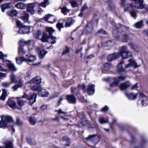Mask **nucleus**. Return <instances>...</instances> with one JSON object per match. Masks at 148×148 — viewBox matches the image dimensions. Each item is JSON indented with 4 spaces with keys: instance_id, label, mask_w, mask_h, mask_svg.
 <instances>
[{
    "instance_id": "obj_1",
    "label": "nucleus",
    "mask_w": 148,
    "mask_h": 148,
    "mask_svg": "<svg viewBox=\"0 0 148 148\" xmlns=\"http://www.w3.org/2000/svg\"><path fill=\"white\" fill-rule=\"evenodd\" d=\"M78 86L80 89H82L84 92H87L89 95H92L95 92V85H89L88 87L86 88L84 85L81 84L78 85Z\"/></svg>"
},
{
    "instance_id": "obj_2",
    "label": "nucleus",
    "mask_w": 148,
    "mask_h": 148,
    "mask_svg": "<svg viewBox=\"0 0 148 148\" xmlns=\"http://www.w3.org/2000/svg\"><path fill=\"white\" fill-rule=\"evenodd\" d=\"M125 79V77L120 76L116 78H112L108 77L107 78H104L103 80L105 82L108 83L114 81L113 83H119L122 81L124 80Z\"/></svg>"
},
{
    "instance_id": "obj_3",
    "label": "nucleus",
    "mask_w": 148,
    "mask_h": 148,
    "mask_svg": "<svg viewBox=\"0 0 148 148\" xmlns=\"http://www.w3.org/2000/svg\"><path fill=\"white\" fill-rule=\"evenodd\" d=\"M116 28L117 29L114 30L113 31V35L115 37H119L118 36L119 35L118 33H116L118 31L119 33H121L125 29H128L129 27H126L121 24L118 23L116 25Z\"/></svg>"
},
{
    "instance_id": "obj_4",
    "label": "nucleus",
    "mask_w": 148,
    "mask_h": 148,
    "mask_svg": "<svg viewBox=\"0 0 148 148\" xmlns=\"http://www.w3.org/2000/svg\"><path fill=\"white\" fill-rule=\"evenodd\" d=\"M93 27L92 21H90L88 22L84 28V33L87 34L90 33L92 31Z\"/></svg>"
},
{
    "instance_id": "obj_5",
    "label": "nucleus",
    "mask_w": 148,
    "mask_h": 148,
    "mask_svg": "<svg viewBox=\"0 0 148 148\" xmlns=\"http://www.w3.org/2000/svg\"><path fill=\"white\" fill-rule=\"evenodd\" d=\"M37 96L36 94L33 93L32 95L30 96L25 94L23 97V98H25L28 99L29 101L30 104L32 105L36 101Z\"/></svg>"
},
{
    "instance_id": "obj_6",
    "label": "nucleus",
    "mask_w": 148,
    "mask_h": 148,
    "mask_svg": "<svg viewBox=\"0 0 148 148\" xmlns=\"http://www.w3.org/2000/svg\"><path fill=\"white\" fill-rule=\"evenodd\" d=\"M48 4L49 3L47 0H45L44 2H42L40 4H39L38 6L37 9L38 14H41L43 12V10L41 8L42 7L45 8Z\"/></svg>"
},
{
    "instance_id": "obj_7",
    "label": "nucleus",
    "mask_w": 148,
    "mask_h": 148,
    "mask_svg": "<svg viewBox=\"0 0 148 148\" xmlns=\"http://www.w3.org/2000/svg\"><path fill=\"white\" fill-rule=\"evenodd\" d=\"M129 5L132 7H134L137 9H142L144 8L143 0L135 2L133 4H130Z\"/></svg>"
},
{
    "instance_id": "obj_8",
    "label": "nucleus",
    "mask_w": 148,
    "mask_h": 148,
    "mask_svg": "<svg viewBox=\"0 0 148 148\" xmlns=\"http://www.w3.org/2000/svg\"><path fill=\"white\" fill-rule=\"evenodd\" d=\"M42 19L51 23H53L55 21L54 17L50 14L46 15Z\"/></svg>"
},
{
    "instance_id": "obj_9",
    "label": "nucleus",
    "mask_w": 148,
    "mask_h": 148,
    "mask_svg": "<svg viewBox=\"0 0 148 148\" xmlns=\"http://www.w3.org/2000/svg\"><path fill=\"white\" fill-rule=\"evenodd\" d=\"M140 97L142 98L143 99L142 101V104L143 106H146L148 103V98L144 93H140Z\"/></svg>"
},
{
    "instance_id": "obj_10",
    "label": "nucleus",
    "mask_w": 148,
    "mask_h": 148,
    "mask_svg": "<svg viewBox=\"0 0 148 148\" xmlns=\"http://www.w3.org/2000/svg\"><path fill=\"white\" fill-rule=\"evenodd\" d=\"M10 78L12 83H21L22 82L21 79L17 78L13 73H11L10 75Z\"/></svg>"
},
{
    "instance_id": "obj_11",
    "label": "nucleus",
    "mask_w": 148,
    "mask_h": 148,
    "mask_svg": "<svg viewBox=\"0 0 148 148\" xmlns=\"http://www.w3.org/2000/svg\"><path fill=\"white\" fill-rule=\"evenodd\" d=\"M119 56V53H114L110 54L107 57V60L108 61L111 62L116 59Z\"/></svg>"
},
{
    "instance_id": "obj_12",
    "label": "nucleus",
    "mask_w": 148,
    "mask_h": 148,
    "mask_svg": "<svg viewBox=\"0 0 148 148\" xmlns=\"http://www.w3.org/2000/svg\"><path fill=\"white\" fill-rule=\"evenodd\" d=\"M30 31L29 27L23 26L21 27L18 31V33L21 34H27Z\"/></svg>"
},
{
    "instance_id": "obj_13",
    "label": "nucleus",
    "mask_w": 148,
    "mask_h": 148,
    "mask_svg": "<svg viewBox=\"0 0 148 148\" xmlns=\"http://www.w3.org/2000/svg\"><path fill=\"white\" fill-rule=\"evenodd\" d=\"M36 50L39 56V57L41 58H43L46 54L47 53V51L42 48H40L37 47L36 48Z\"/></svg>"
},
{
    "instance_id": "obj_14",
    "label": "nucleus",
    "mask_w": 148,
    "mask_h": 148,
    "mask_svg": "<svg viewBox=\"0 0 148 148\" xmlns=\"http://www.w3.org/2000/svg\"><path fill=\"white\" fill-rule=\"evenodd\" d=\"M35 4L33 3L28 4L27 6V10L28 12L31 14H33L35 13L34 8L35 7Z\"/></svg>"
},
{
    "instance_id": "obj_15",
    "label": "nucleus",
    "mask_w": 148,
    "mask_h": 148,
    "mask_svg": "<svg viewBox=\"0 0 148 148\" xmlns=\"http://www.w3.org/2000/svg\"><path fill=\"white\" fill-rule=\"evenodd\" d=\"M86 139L87 140L92 141L95 143H97L98 142V138L96 137V134L90 135Z\"/></svg>"
},
{
    "instance_id": "obj_16",
    "label": "nucleus",
    "mask_w": 148,
    "mask_h": 148,
    "mask_svg": "<svg viewBox=\"0 0 148 148\" xmlns=\"http://www.w3.org/2000/svg\"><path fill=\"white\" fill-rule=\"evenodd\" d=\"M66 97V99L69 103L74 104L76 103V98L74 96L72 95H67Z\"/></svg>"
},
{
    "instance_id": "obj_17",
    "label": "nucleus",
    "mask_w": 148,
    "mask_h": 148,
    "mask_svg": "<svg viewBox=\"0 0 148 148\" xmlns=\"http://www.w3.org/2000/svg\"><path fill=\"white\" fill-rule=\"evenodd\" d=\"M29 15L25 12H23L21 14V16L20 18H22V20H23L25 23L29 22Z\"/></svg>"
},
{
    "instance_id": "obj_18",
    "label": "nucleus",
    "mask_w": 148,
    "mask_h": 148,
    "mask_svg": "<svg viewBox=\"0 0 148 148\" xmlns=\"http://www.w3.org/2000/svg\"><path fill=\"white\" fill-rule=\"evenodd\" d=\"M30 88L32 90L37 91L38 92L42 89V88L40 84H34V85L31 86Z\"/></svg>"
},
{
    "instance_id": "obj_19",
    "label": "nucleus",
    "mask_w": 148,
    "mask_h": 148,
    "mask_svg": "<svg viewBox=\"0 0 148 148\" xmlns=\"http://www.w3.org/2000/svg\"><path fill=\"white\" fill-rule=\"evenodd\" d=\"M129 61L130 63L126 65L125 69L128 68L131 66H134L135 68H137L138 66L137 64L135 61L133 59H130Z\"/></svg>"
},
{
    "instance_id": "obj_20",
    "label": "nucleus",
    "mask_w": 148,
    "mask_h": 148,
    "mask_svg": "<svg viewBox=\"0 0 148 148\" xmlns=\"http://www.w3.org/2000/svg\"><path fill=\"white\" fill-rule=\"evenodd\" d=\"M39 95L42 97H47L49 95V93L45 89H41L38 93Z\"/></svg>"
},
{
    "instance_id": "obj_21",
    "label": "nucleus",
    "mask_w": 148,
    "mask_h": 148,
    "mask_svg": "<svg viewBox=\"0 0 148 148\" xmlns=\"http://www.w3.org/2000/svg\"><path fill=\"white\" fill-rule=\"evenodd\" d=\"M6 64L8 68L12 71L14 72L17 71V68L12 63H11L10 62L8 61Z\"/></svg>"
},
{
    "instance_id": "obj_22",
    "label": "nucleus",
    "mask_w": 148,
    "mask_h": 148,
    "mask_svg": "<svg viewBox=\"0 0 148 148\" xmlns=\"http://www.w3.org/2000/svg\"><path fill=\"white\" fill-rule=\"evenodd\" d=\"M8 105L11 108L13 109L16 108V103L15 102L12 100L9 99L7 103Z\"/></svg>"
},
{
    "instance_id": "obj_23",
    "label": "nucleus",
    "mask_w": 148,
    "mask_h": 148,
    "mask_svg": "<svg viewBox=\"0 0 148 148\" xmlns=\"http://www.w3.org/2000/svg\"><path fill=\"white\" fill-rule=\"evenodd\" d=\"M41 79L38 76H36L33 78L30 81V83H41Z\"/></svg>"
},
{
    "instance_id": "obj_24",
    "label": "nucleus",
    "mask_w": 148,
    "mask_h": 148,
    "mask_svg": "<svg viewBox=\"0 0 148 148\" xmlns=\"http://www.w3.org/2000/svg\"><path fill=\"white\" fill-rule=\"evenodd\" d=\"M121 56L123 59H126L132 56V53L130 51H127V52L122 53L120 55Z\"/></svg>"
},
{
    "instance_id": "obj_25",
    "label": "nucleus",
    "mask_w": 148,
    "mask_h": 148,
    "mask_svg": "<svg viewBox=\"0 0 148 148\" xmlns=\"http://www.w3.org/2000/svg\"><path fill=\"white\" fill-rule=\"evenodd\" d=\"M6 13L8 16L11 17L16 16L18 14L17 11L15 10L9 11Z\"/></svg>"
},
{
    "instance_id": "obj_26",
    "label": "nucleus",
    "mask_w": 148,
    "mask_h": 148,
    "mask_svg": "<svg viewBox=\"0 0 148 148\" xmlns=\"http://www.w3.org/2000/svg\"><path fill=\"white\" fill-rule=\"evenodd\" d=\"M1 119H3V120H5V121H6L7 123L9 122L13 121L12 117L8 115L3 116L1 117Z\"/></svg>"
},
{
    "instance_id": "obj_27",
    "label": "nucleus",
    "mask_w": 148,
    "mask_h": 148,
    "mask_svg": "<svg viewBox=\"0 0 148 148\" xmlns=\"http://www.w3.org/2000/svg\"><path fill=\"white\" fill-rule=\"evenodd\" d=\"M75 22L74 20L72 18H69L67 21L66 22L65 26L66 27H70Z\"/></svg>"
},
{
    "instance_id": "obj_28",
    "label": "nucleus",
    "mask_w": 148,
    "mask_h": 148,
    "mask_svg": "<svg viewBox=\"0 0 148 148\" xmlns=\"http://www.w3.org/2000/svg\"><path fill=\"white\" fill-rule=\"evenodd\" d=\"M26 56L28 57L27 58H25L26 61L29 62H32L36 59V57L34 55H29V56L28 55H26Z\"/></svg>"
},
{
    "instance_id": "obj_29",
    "label": "nucleus",
    "mask_w": 148,
    "mask_h": 148,
    "mask_svg": "<svg viewBox=\"0 0 148 148\" xmlns=\"http://www.w3.org/2000/svg\"><path fill=\"white\" fill-rule=\"evenodd\" d=\"M49 38H50V36L46 32H44L40 40L42 42H47Z\"/></svg>"
},
{
    "instance_id": "obj_30",
    "label": "nucleus",
    "mask_w": 148,
    "mask_h": 148,
    "mask_svg": "<svg viewBox=\"0 0 148 148\" xmlns=\"http://www.w3.org/2000/svg\"><path fill=\"white\" fill-rule=\"evenodd\" d=\"M22 96V97H20L17 98V102L18 104L20 106H22L25 105V104L26 103V101L25 100H23V96Z\"/></svg>"
},
{
    "instance_id": "obj_31",
    "label": "nucleus",
    "mask_w": 148,
    "mask_h": 148,
    "mask_svg": "<svg viewBox=\"0 0 148 148\" xmlns=\"http://www.w3.org/2000/svg\"><path fill=\"white\" fill-rule=\"evenodd\" d=\"M138 95L137 93L134 94L132 93L129 94H127L126 95L128 98L130 99L134 100L136 98Z\"/></svg>"
},
{
    "instance_id": "obj_32",
    "label": "nucleus",
    "mask_w": 148,
    "mask_h": 148,
    "mask_svg": "<svg viewBox=\"0 0 148 148\" xmlns=\"http://www.w3.org/2000/svg\"><path fill=\"white\" fill-rule=\"evenodd\" d=\"M124 62L122 60L118 65V71L119 72H122L124 71L125 69L123 67V64H124Z\"/></svg>"
},
{
    "instance_id": "obj_33",
    "label": "nucleus",
    "mask_w": 148,
    "mask_h": 148,
    "mask_svg": "<svg viewBox=\"0 0 148 148\" xmlns=\"http://www.w3.org/2000/svg\"><path fill=\"white\" fill-rule=\"evenodd\" d=\"M143 22V20H141L135 23L134 25V26L137 28H140L142 27L144 25Z\"/></svg>"
},
{
    "instance_id": "obj_34",
    "label": "nucleus",
    "mask_w": 148,
    "mask_h": 148,
    "mask_svg": "<svg viewBox=\"0 0 148 148\" xmlns=\"http://www.w3.org/2000/svg\"><path fill=\"white\" fill-rule=\"evenodd\" d=\"M10 3H5L1 5V7L2 12H4L6 9L10 8Z\"/></svg>"
},
{
    "instance_id": "obj_35",
    "label": "nucleus",
    "mask_w": 148,
    "mask_h": 148,
    "mask_svg": "<svg viewBox=\"0 0 148 148\" xmlns=\"http://www.w3.org/2000/svg\"><path fill=\"white\" fill-rule=\"evenodd\" d=\"M16 59L17 63L18 64H21L23 61H26L25 58L23 57H17Z\"/></svg>"
},
{
    "instance_id": "obj_36",
    "label": "nucleus",
    "mask_w": 148,
    "mask_h": 148,
    "mask_svg": "<svg viewBox=\"0 0 148 148\" xmlns=\"http://www.w3.org/2000/svg\"><path fill=\"white\" fill-rule=\"evenodd\" d=\"M15 7L21 9H25L26 8V5L23 3H19L15 5Z\"/></svg>"
},
{
    "instance_id": "obj_37",
    "label": "nucleus",
    "mask_w": 148,
    "mask_h": 148,
    "mask_svg": "<svg viewBox=\"0 0 148 148\" xmlns=\"http://www.w3.org/2000/svg\"><path fill=\"white\" fill-rule=\"evenodd\" d=\"M2 90V93L0 97V100L4 101L7 96V92L4 89H3Z\"/></svg>"
},
{
    "instance_id": "obj_38",
    "label": "nucleus",
    "mask_w": 148,
    "mask_h": 148,
    "mask_svg": "<svg viewBox=\"0 0 148 148\" xmlns=\"http://www.w3.org/2000/svg\"><path fill=\"white\" fill-rule=\"evenodd\" d=\"M61 9L62 12L64 15L67 14L68 13H69L70 10L65 6L63 7Z\"/></svg>"
},
{
    "instance_id": "obj_39",
    "label": "nucleus",
    "mask_w": 148,
    "mask_h": 148,
    "mask_svg": "<svg viewBox=\"0 0 148 148\" xmlns=\"http://www.w3.org/2000/svg\"><path fill=\"white\" fill-rule=\"evenodd\" d=\"M114 44V42L112 40H110L104 43V47L111 46H113Z\"/></svg>"
},
{
    "instance_id": "obj_40",
    "label": "nucleus",
    "mask_w": 148,
    "mask_h": 148,
    "mask_svg": "<svg viewBox=\"0 0 148 148\" xmlns=\"http://www.w3.org/2000/svg\"><path fill=\"white\" fill-rule=\"evenodd\" d=\"M41 32L39 30L35 31L33 33V36L34 38H38L41 35Z\"/></svg>"
},
{
    "instance_id": "obj_41",
    "label": "nucleus",
    "mask_w": 148,
    "mask_h": 148,
    "mask_svg": "<svg viewBox=\"0 0 148 148\" xmlns=\"http://www.w3.org/2000/svg\"><path fill=\"white\" fill-rule=\"evenodd\" d=\"M1 119V121H0V127H7L8 125L7 122L3 120V119Z\"/></svg>"
},
{
    "instance_id": "obj_42",
    "label": "nucleus",
    "mask_w": 148,
    "mask_h": 148,
    "mask_svg": "<svg viewBox=\"0 0 148 148\" xmlns=\"http://www.w3.org/2000/svg\"><path fill=\"white\" fill-rule=\"evenodd\" d=\"M130 86L129 84H120L119 87L121 90H123L127 89Z\"/></svg>"
},
{
    "instance_id": "obj_43",
    "label": "nucleus",
    "mask_w": 148,
    "mask_h": 148,
    "mask_svg": "<svg viewBox=\"0 0 148 148\" xmlns=\"http://www.w3.org/2000/svg\"><path fill=\"white\" fill-rule=\"evenodd\" d=\"M128 51L127 49V47L124 46L122 47L120 49L119 53V55L125 52Z\"/></svg>"
},
{
    "instance_id": "obj_44",
    "label": "nucleus",
    "mask_w": 148,
    "mask_h": 148,
    "mask_svg": "<svg viewBox=\"0 0 148 148\" xmlns=\"http://www.w3.org/2000/svg\"><path fill=\"white\" fill-rule=\"evenodd\" d=\"M46 30L48 33L49 34L48 35L50 36V37H51V36H52V34L53 32L55 31V30H54L51 27H47L46 28Z\"/></svg>"
},
{
    "instance_id": "obj_45",
    "label": "nucleus",
    "mask_w": 148,
    "mask_h": 148,
    "mask_svg": "<svg viewBox=\"0 0 148 148\" xmlns=\"http://www.w3.org/2000/svg\"><path fill=\"white\" fill-rule=\"evenodd\" d=\"M122 36V41L123 42H127V40L128 39H132V38H130L129 35H123Z\"/></svg>"
},
{
    "instance_id": "obj_46",
    "label": "nucleus",
    "mask_w": 148,
    "mask_h": 148,
    "mask_svg": "<svg viewBox=\"0 0 148 148\" xmlns=\"http://www.w3.org/2000/svg\"><path fill=\"white\" fill-rule=\"evenodd\" d=\"M70 49L67 46L65 47V48L64 49L63 52L62 53V55H66L68 54L70 51Z\"/></svg>"
},
{
    "instance_id": "obj_47",
    "label": "nucleus",
    "mask_w": 148,
    "mask_h": 148,
    "mask_svg": "<svg viewBox=\"0 0 148 148\" xmlns=\"http://www.w3.org/2000/svg\"><path fill=\"white\" fill-rule=\"evenodd\" d=\"M62 139L63 141H66L67 143L64 145L69 146L70 145V141L69 139L67 136H64L62 138Z\"/></svg>"
},
{
    "instance_id": "obj_48",
    "label": "nucleus",
    "mask_w": 148,
    "mask_h": 148,
    "mask_svg": "<svg viewBox=\"0 0 148 148\" xmlns=\"http://www.w3.org/2000/svg\"><path fill=\"white\" fill-rule=\"evenodd\" d=\"M28 120L29 123L32 125H35L36 123V120L31 117H29Z\"/></svg>"
},
{
    "instance_id": "obj_49",
    "label": "nucleus",
    "mask_w": 148,
    "mask_h": 148,
    "mask_svg": "<svg viewBox=\"0 0 148 148\" xmlns=\"http://www.w3.org/2000/svg\"><path fill=\"white\" fill-rule=\"evenodd\" d=\"M0 148H14L12 145V143L10 142H7L5 145V146L4 147H0Z\"/></svg>"
},
{
    "instance_id": "obj_50",
    "label": "nucleus",
    "mask_w": 148,
    "mask_h": 148,
    "mask_svg": "<svg viewBox=\"0 0 148 148\" xmlns=\"http://www.w3.org/2000/svg\"><path fill=\"white\" fill-rule=\"evenodd\" d=\"M110 65L108 63H106L103 67V69L104 71H108L109 69Z\"/></svg>"
},
{
    "instance_id": "obj_51",
    "label": "nucleus",
    "mask_w": 148,
    "mask_h": 148,
    "mask_svg": "<svg viewBox=\"0 0 148 148\" xmlns=\"http://www.w3.org/2000/svg\"><path fill=\"white\" fill-rule=\"evenodd\" d=\"M130 14L133 18L134 19L136 18L137 17V14L136 12L134 10H132L130 12Z\"/></svg>"
},
{
    "instance_id": "obj_52",
    "label": "nucleus",
    "mask_w": 148,
    "mask_h": 148,
    "mask_svg": "<svg viewBox=\"0 0 148 148\" xmlns=\"http://www.w3.org/2000/svg\"><path fill=\"white\" fill-rule=\"evenodd\" d=\"M22 86V84H16L15 86L12 87V88L14 90H16L18 88H20Z\"/></svg>"
},
{
    "instance_id": "obj_53",
    "label": "nucleus",
    "mask_w": 148,
    "mask_h": 148,
    "mask_svg": "<svg viewBox=\"0 0 148 148\" xmlns=\"http://www.w3.org/2000/svg\"><path fill=\"white\" fill-rule=\"evenodd\" d=\"M18 53L19 54H24L25 53V51L24 50L22 47H19Z\"/></svg>"
},
{
    "instance_id": "obj_54",
    "label": "nucleus",
    "mask_w": 148,
    "mask_h": 148,
    "mask_svg": "<svg viewBox=\"0 0 148 148\" xmlns=\"http://www.w3.org/2000/svg\"><path fill=\"white\" fill-rule=\"evenodd\" d=\"M70 3L73 8L77 7L78 6V4L75 1H70Z\"/></svg>"
},
{
    "instance_id": "obj_55",
    "label": "nucleus",
    "mask_w": 148,
    "mask_h": 148,
    "mask_svg": "<svg viewBox=\"0 0 148 148\" xmlns=\"http://www.w3.org/2000/svg\"><path fill=\"white\" fill-rule=\"evenodd\" d=\"M56 27L58 28L60 31H61V28H62L64 27L63 23H61L60 22H58L56 25Z\"/></svg>"
},
{
    "instance_id": "obj_56",
    "label": "nucleus",
    "mask_w": 148,
    "mask_h": 148,
    "mask_svg": "<svg viewBox=\"0 0 148 148\" xmlns=\"http://www.w3.org/2000/svg\"><path fill=\"white\" fill-rule=\"evenodd\" d=\"M25 41L24 40H21L19 42V47H22V46L23 45H24L26 44Z\"/></svg>"
},
{
    "instance_id": "obj_57",
    "label": "nucleus",
    "mask_w": 148,
    "mask_h": 148,
    "mask_svg": "<svg viewBox=\"0 0 148 148\" xmlns=\"http://www.w3.org/2000/svg\"><path fill=\"white\" fill-rule=\"evenodd\" d=\"M109 6L111 10H113L115 8V5L114 3L112 2H110L109 4Z\"/></svg>"
},
{
    "instance_id": "obj_58",
    "label": "nucleus",
    "mask_w": 148,
    "mask_h": 148,
    "mask_svg": "<svg viewBox=\"0 0 148 148\" xmlns=\"http://www.w3.org/2000/svg\"><path fill=\"white\" fill-rule=\"evenodd\" d=\"M16 124L19 126L23 124V122L18 117L16 118Z\"/></svg>"
},
{
    "instance_id": "obj_59",
    "label": "nucleus",
    "mask_w": 148,
    "mask_h": 148,
    "mask_svg": "<svg viewBox=\"0 0 148 148\" xmlns=\"http://www.w3.org/2000/svg\"><path fill=\"white\" fill-rule=\"evenodd\" d=\"M50 38L52 40V41L51 42V44H55L56 42V39H57V38L54 36H51Z\"/></svg>"
},
{
    "instance_id": "obj_60",
    "label": "nucleus",
    "mask_w": 148,
    "mask_h": 148,
    "mask_svg": "<svg viewBox=\"0 0 148 148\" xmlns=\"http://www.w3.org/2000/svg\"><path fill=\"white\" fill-rule=\"evenodd\" d=\"M99 121L101 123H104L108 122V121L107 120H105L103 118L100 117L99 118Z\"/></svg>"
},
{
    "instance_id": "obj_61",
    "label": "nucleus",
    "mask_w": 148,
    "mask_h": 148,
    "mask_svg": "<svg viewBox=\"0 0 148 148\" xmlns=\"http://www.w3.org/2000/svg\"><path fill=\"white\" fill-rule=\"evenodd\" d=\"M88 8V7L87 6V4L85 3L83 6L81 11L82 12L84 11V10L87 9Z\"/></svg>"
},
{
    "instance_id": "obj_62",
    "label": "nucleus",
    "mask_w": 148,
    "mask_h": 148,
    "mask_svg": "<svg viewBox=\"0 0 148 148\" xmlns=\"http://www.w3.org/2000/svg\"><path fill=\"white\" fill-rule=\"evenodd\" d=\"M97 33L98 34H107L106 32L104 30L102 29H101L100 30L98 31L97 32Z\"/></svg>"
},
{
    "instance_id": "obj_63",
    "label": "nucleus",
    "mask_w": 148,
    "mask_h": 148,
    "mask_svg": "<svg viewBox=\"0 0 148 148\" xmlns=\"http://www.w3.org/2000/svg\"><path fill=\"white\" fill-rule=\"evenodd\" d=\"M108 109L109 107L108 106H106L101 109V111L102 112H105L108 111Z\"/></svg>"
},
{
    "instance_id": "obj_64",
    "label": "nucleus",
    "mask_w": 148,
    "mask_h": 148,
    "mask_svg": "<svg viewBox=\"0 0 148 148\" xmlns=\"http://www.w3.org/2000/svg\"><path fill=\"white\" fill-rule=\"evenodd\" d=\"M6 75V73H3L0 72V79L2 78L5 77Z\"/></svg>"
}]
</instances>
